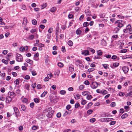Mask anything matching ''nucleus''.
Listing matches in <instances>:
<instances>
[{"label":"nucleus","mask_w":132,"mask_h":132,"mask_svg":"<svg viewBox=\"0 0 132 132\" xmlns=\"http://www.w3.org/2000/svg\"><path fill=\"white\" fill-rule=\"evenodd\" d=\"M125 22L122 20H119L116 21L115 22L117 24L119 28H121L125 24Z\"/></svg>","instance_id":"obj_1"},{"label":"nucleus","mask_w":132,"mask_h":132,"mask_svg":"<svg viewBox=\"0 0 132 132\" xmlns=\"http://www.w3.org/2000/svg\"><path fill=\"white\" fill-rule=\"evenodd\" d=\"M16 60L18 62H21L22 60V57L20 54H17L16 55Z\"/></svg>","instance_id":"obj_2"},{"label":"nucleus","mask_w":132,"mask_h":132,"mask_svg":"<svg viewBox=\"0 0 132 132\" xmlns=\"http://www.w3.org/2000/svg\"><path fill=\"white\" fill-rule=\"evenodd\" d=\"M15 113V115L16 117H18L19 113V111L18 108L16 107H14L13 108Z\"/></svg>","instance_id":"obj_3"},{"label":"nucleus","mask_w":132,"mask_h":132,"mask_svg":"<svg viewBox=\"0 0 132 132\" xmlns=\"http://www.w3.org/2000/svg\"><path fill=\"white\" fill-rule=\"evenodd\" d=\"M98 86V84L96 82H93L90 85L91 87L93 89H95Z\"/></svg>","instance_id":"obj_4"},{"label":"nucleus","mask_w":132,"mask_h":132,"mask_svg":"<svg viewBox=\"0 0 132 132\" xmlns=\"http://www.w3.org/2000/svg\"><path fill=\"white\" fill-rule=\"evenodd\" d=\"M81 54L86 56L89 55V51L88 50H84L81 51Z\"/></svg>","instance_id":"obj_5"},{"label":"nucleus","mask_w":132,"mask_h":132,"mask_svg":"<svg viewBox=\"0 0 132 132\" xmlns=\"http://www.w3.org/2000/svg\"><path fill=\"white\" fill-rule=\"evenodd\" d=\"M127 29H128V32L130 34H132V27L130 24H129L128 25Z\"/></svg>","instance_id":"obj_6"},{"label":"nucleus","mask_w":132,"mask_h":132,"mask_svg":"<svg viewBox=\"0 0 132 132\" xmlns=\"http://www.w3.org/2000/svg\"><path fill=\"white\" fill-rule=\"evenodd\" d=\"M122 69L124 73H126L128 71L129 68L127 66H125L123 67Z\"/></svg>","instance_id":"obj_7"},{"label":"nucleus","mask_w":132,"mask_h":132,"mask_svg":"<svg viewBox=\"0 0 132 132\" xmlns=\"http://www.w3.org/2000/svg\"><path fill=\"white\" fill-rule=\"evenodd\" d=\"M119 65V63L117 62H115L113 63V65H111V67L113 68L114 69L115 67H118Z\"/></svg>","instance_id":"obj_8"},{"label":"nucleus","mask_w":132,"mask_h":132,"mask_svg":"<svg viewBox=\"0 0 132 132\" xmlns=\"http://www.w3.org/2000/svg\"><path fill=\"white\" fill-rule=\"evenodd\" d=\"M6 102L7 103H9L12 101V98L11 97L9 96L7 97L6 98Z\"/></svg>","instance_id":"obj_9"},{"label":"nucleus","mask_w":132,"mask_h":132,"mask_svg":"<svg viewBox=\"0 0 132 132\" xmlns=\"http://www.w3.org/2000/svg\"><path fill=\"white\" fill-rule=\"evenodd\" d=\"M75 98L76 100H78L80 98V95L78 93L75 94L74 95Z\"/></svg>","instance_id":"obj_10"},{"label":"nucleus","mask_w":132,"mask_h":132,"mask_svg":"<svg viewBox=\"0 0 132 132\" xmlns=\"http://www.w3.org/2000/svg\"><path fill=\"white\" fill-rule=\"evenodd\" d=\"M34 36L33 35L30 34L29 35L27 38L28 39L32 40L34 39Z\"/></svg>","instance_id":"obj_11"},{"label":"nucleus","mask_w":132,"mask_h":132,"mask_svg":"<svg viewBox=\"0 0 132 132\" xmlns=\"http://www.w3.org/2000/svg\"><path fill=\"white\" fill-rule=\"evenodd\" d=\"M53 113L52 111H50L48 112V114L47 115V117L49 118H51L53 116Z\"/></svg>","instance_id":"obj_12"},{"label":"nucleus","mask_w":132,"mask_h":132,"mask_svg":"<svg viewBox=\"0 0 132 132\" xmlns=\"http://www.w3.org/2000/svg\"><path fill=\"white\" fill-rule=\"evenodd\" d=\"M26 62L28 63H29L30 64H33V61L32 60L29 59H27L26 60Z\"/></svg>","instance_id":"obj_13"},{"label":"nucleus","mask_w":132,"mask_h":132,"mask_svg":"<svg viewBox=\"0 0 132 132\" xmlns=\"http://www.w3.org/2000/svg\"><path fill=\"white\" fill-rule=\"evenodd\" d=\"M101 93L103 95H105L108 93V92L105 90L102 89L101 90Z\"/></svg>","instance_id":"obj_14"},{"label":"nucleus","mask_w":132,"mask_h":132,"mask_svg":"<svg viewBox=\"0 0 132 132\" xmlns=\"http://www.w3.org/2000/svg\"><path fill=\"white\" fill-rule=\"evenodd\" d=\"M120 30V29L118 27L115 28L113 31L114 33H117Z\"/></svg>","instance_id":"obj_15"},{"label":"nucleus","mask_w":132,"mask_h":132,"mask_svg":"<svg viewBox=\"0 0 132 132\" xmlns=\"http://www.w3.org/2000/svg\"><path fill=\"white\" fill-rule=\"evenodd\" d=\"M71 112V110H68V111H66L64 113V114L66 116L68 114H70Z\"/></svg>","instance_id":"obj_16"},{"label":"nucleus","mask_w":132,"mask_h":132,"mask_svg":"<svg viewBox=\"0 0 132 132\" xmlns=\"http://www.w3.org/2000/svg\"><path fill=\"white\" fill-rule=\"evenodd\" d=\"M95 70L94 68H90L88 69L87 72L88 73H89L90 72L94 71Z\"/></svg>","instance_id":"obj_17"},{"label":"nucleus","mask_w":132,"mask_h":132,"mask_svg":"<svg viewBox=\"0 0 132 132\" xmlns=\"http://www.w3.org/2000/svg\"><path fill=\"white\" fill-rule=\"evenodd\" d=\"M132 58V55H128L123 56L122 57V59H125L127 58Z\"/></svg>","instance_id":"obj_18"},{"label":"nucleus","mask_w":132,"mask_h":132,"mask_svg":"<svg viewBox=\"0 0 132 132\" xmlns=\"http://www.w3.org/2000/svg\"><path fill=\"white\" fill-rule=\"evenodd\" d=\"M85 13L87 16H88L90 15V12L89 10H85Z\"/></svg>","instance_id":"obj_19"},{"label":"nucleus","mask_w":132,"mask_h":132,"mask_svg":"<svg viewBox=\"0 0 132 132\" xmlns=\"http://www.w3.org/2000/svg\"><path fill=\"white\" fill-rule=\"evenodd\" d=\"M58 66L60 67L61 68L63 67L64 66L62 62H59L57 64Z\"/></svg>","instance_id":"obj_20"},{"label":"nucleus","mask_w":132,"mask_h":132,"mask_svg":"<svg viewBox=\"0 0 132 132\" xmlns=\"http://www.w3.org/2000/svg\"><path fill=\"white\" fill-rule=\"evenodd\" d=\"M128 116V114L127 113H125L123 114L121 116V118L122 119H124L127 117Z\"/></svg>","instance_id":"obj_21"},{"label":"nucleus","mask_w":132,"mask_h":132,"mask_svg":"<svg viewBox=\"0 0 132 132\" xmlns=\"http://www.w3.org/2000/svg\"><path fill=\"white\" fill-rule=\"evenodd\" d=\"M68 44L70 46H72L73 44L72 42L70 40H69L68 42Z\"/></svg>","instance_id":"obj_22"},{"label":"nucleus","mask_w":132,"mask_h":132,"mask_svg":"<svg viewBox=\"0 0 132 132\" xmlns=\"http://www.w3.org/2000/svg\"><path fill=\"white\" fill-rule=\"evenodd\" d=\"M66 93V91L64 90H62L60 91V93L62 95H65Z\"/></svg>","instance_id":"obj_23"},{"label":"nucleus","mask_w":132,"mask_h":132,"mask_svg":"<svg viewBox=\"0 0 132 132\" xmlns=\"http://www.w3.org/2000/svg\"><path fill=\"white\" fill-rule=\"evenodd\" d=\"M111 59L113 60H115L117 59V60H119V57H118L116 55H113L112 56Z\"/></svg>","instance_id":"obj_24"},{"label":"nucleus","mask_w":132,"mask_h":132,"mask_svg":"<svg viewBox=\"0 0 132 132\" xmlns=\"http://www.w3.org/2000/svg\"><path fill=\"white\" fill-rule=\"evenodd\" d=\"M87 102L86 101L82 99L81 102V104L82 105H84Z\"/></svg>","instance_id":"obj_25"},{"label":"nucleus","mask_w":132,"mask_h":132,"mask_svg":"<svg viewBox=\"0 0 132 132\" xmlns=\"http://www.w3.org/2000/svg\"><path fill=\"white\" fill-rule=\"evenodd\" d=\"M69 71L72 72H73L74 71V68L73 67V66H71V67H70L69 68Z\"/></svg>","instance_id":"obj_26"},{"label":"nucleus","mask_w":132,"mask_h":132,"mask_svg":"<svg viewBox=\"0 0 132 132\" xmlns=\"http://www.w3.org/2000/svg\"><path fill=\"white\" fill-rule=\"evenodd\" d=\"M21 108L23 111H24L26 110V108L25 106L23 105H22L21 106Z\"/></svg>","instance_id":"obj_27"},{"label":"nucleus","mask_w":132,"mask_h":132,"mask_svg":"<svg viewBox=\"0 0 132 132\" xmlns=\"http://www.w3.org/2000/svg\"><path fill=\"white\" fill-rule=\"evenodd\" d=\"M105 69H107L109 67V65L107 64H103L102 65Z\"/></svg>","instance_id":"obj_28"},{"label":"nucleus","mask_w":132,"mask_h":132,"mask_svg":"<svg viewBox=\"0 0 132 132\" xmlns=\"http://www.w3.org/2000/svg\"><path fill=\"white\" fill-rule=\"evenodd\" d=\"M48 56L47 55H46L45 56V60L46 63H48V62L49 60L48 59Z\"/></svg>","instance_id":"obj_29"},{"label":"nucleus","mask_w":132,"mask_h":132,"mask_svg":"<svg viewBox=\"0 0 132 132\" xmlns=\"http://www.w3.org/2000/svg\"><path fill=\"white\" fill-rule=\"evenodd\" d=\"M128 27V25L127 26L126 28L125 29H124L123 31L125 33H127L128 31V29H127V28Z\"/></svg>","instance_id":"obj_30"},{"label":"nucleus","mask_w":132,"mask_h":132,"mask_svg":"<svg viewBox=\"0 0 132 132\" xmlns=\"http://www.w3.org/2000/svg\"><path fill=\"white\" fill-rule=\"evenodd\" d=\"M56 10V8L54 7H52L50 9V11L52 12H54Z\"/></svg>","instance_id":"obj_31"},{"label":"nucleus","mask_w":132,"mask_h":132,"mask_svg":"<svg viewBox=\"0 0 132 132\" xmlns=\"http://www.w3.org/2000/svg\"><path fill=\"white\" fill-rule=\"evenodd\" d=\"M81 33V31L79 29H77L76 31V34L77 35H80Z\"/></svg>","instance_id":"obj_32"},{"label":"nucleus","mask_w":132,"mask_h":132,"mask_svg":"<svg viewBox=\"0 0 132 132\" xmlns=\"http://www.w3.org/2000/svg\"><path fill=\"white\" fill-rule=\"evenodd\" d=\"M32 24L34 25H36L37 24V22L36 20L35 19H33L32 21Z\"/></svg>","instance_id":"obj_33"},{"label":"nucleus","mask_w":132,"mask_h":132,"mask_svg":"<svg viewBox=\"0 0 132 132\" xmlns=\"http://www.w3.org/2000/svg\"><path fill=\"white\" fill-rule=\"evenodd\" d=\"M47 91L44 92L41 95V97H44L45 95L47 93Z\"/></svg>","instance_id":"obj_34"},{"label":"nucleus","mask_w":132,"mask_h":132,"mask_svg":"<svg viewBox=\"0 0 132 132\" xmlns=\"http://www.w3.org/2000/svg\"><path fill=\"white\" fill-rule=\"evenodd\" d=\"M34 102L36 103H39V101L38 99L37 98H35L34 99Z\"/></svg>","instance_id":"obj_35"},{"label":"nucleus","mask_w":132,"mask_h":132,"mask_svg":"<svg viewBox=\"0 0 132 132\" xmlns=\"http://www.w3.org/2000/svg\"><path fill=\"white\" fill-rule=\"evenodd\" d=\"M97 53L98 55H101L102 54V52L100 50H98Z\"/></svg>","instance_id":"obj_36"},{"label":"nucleus","mask_w":132,"mask_h":132,"mask_svg":"<svg viewBox=\"0 0 132 132\" xmlns=\"http://www.w3.org/2000/svg\"><path fill=\"white\" fill-rule=\"evenodd\" d=\"M53 31V28L52 27L49 28L48 30V32L50 33H52Z\"/></svg>","instance_id":"obj_37"},{"label":"nucleus","mask_w":132,"mask_h":132,"mask_svg":"<svg viewBox=\"0 0 132 132\" xmlns=\"http://www.w3.org/2000/svg\"><path fill=\"white\" fill-rule=\"evenodd\" d=\"M92 98V96L90 95H88L86 97L87 99L89 100H90Z\"/></svg>","instance_id":"obj_38"},{"label":"nucleus","mask_w":132,"mask_h":132,"mask_svg":"<svg viewBox=\"0 0 132 132\" xmlns=\"http://www.w3.org/2000/svg\"><path fill=\"white\" fill-rule=\"evenodd\" d=\"M93 110H89L87 111V113L89 115L91 114L93 112Z\"/></svg>","instance_id":"obj_39"},{"label":"nucleus","mask_w":132,"mask_h":132,"mask_svg":"<svg viewBox=\"0 0 132 132\" xmlns=\"http://www.w3.org/2000/svg\"><path fill=\"white\" fill-rule=\"evenodd\" d=\"M80 106V105L78 103H76L75 105V108H78Z\"/></svg>","instance_id":"obj_40"},{"label":"nucleus","mask_w":132,"mask_h":132,"mask_svg":"<svg viewBox=\"0 0 132 132\" xmlns=\"http://www.w3.org/2000/svg\"><path fill=\"white\" fill-rule=\"evenodd\" d=\"M116 105V104L115 102H112L110 104V106L111 107H114Z\"/></svg>","instance_id":"obj_41"},{"label":"nucleus","mask_w":132,"mask_h":132,"mask_svg":"<svg viewBox=\"0 0 132 132\" xmlns=\"http://www.w3.org/2000/svg\"><path fill=\"white\" fill-rule=\"evenodd\" d=\"M35 32H37V30L35 29H31L30 31V32L32 34Z\"/></svg>","instance_id":"obj_42"},{"label":"nucleus","mask_w":132,"mask_h":132,"mask_svg":"<svg viewBox=\"0 0 132 132\" xmlns=\"http://www.w3.org/2000/svg\"><path fill=\"white\" fill-rule=\"evenodd\" d=\"M68 17L69 19H71L73 18V15L72 14H69L68 15Z\"/></svg>","instance_id":"obj_43"},{"label":"nucleus","mask_w":132,"mask_h":132,"mask_svg":"<svg viewBox=\"0 0 132 132\" xmlns=\"http://www.w3.org/2000/svg\"><path fill=\"white\" fill-rule=\"evenodd\" d=\"M116 122V121H111L110 122L109 124L110 125H113L115 124Z\"/></svg>","instance_id":"obj_44"},{"label":"nucleus","mask_w":132,"mask_h":132,"mask_svg":"<svg viewBox=\"0 0 132 132\" xmlns=\"http://www.w3.org/2000/svg\"><path fill=\"white\" fill-rule=\"evenodd\" d=\"M113 120V119L111 118H106V122H109L112 121Z\"/></svg>","instance_id":"obj_45"},{"label":"nucleus","mask_w":132,"mask_h":132,"mask_svg":"<svg viewBox=\"0 0 132 132\" xmlns=\"http://www.w3.org/2000/svg\"><path fill=\"white\" fill-rule=\"evenodd\" d=\"M15 94L13 92H10L9 93V95H10V96H12L14 97L15 95Z\"/></svg>","instance_id":"obj_46"},{"label":"nucleus","mask_w":132,"mask_h":132,"mask_svg":"<svg viewBox=\"0 0 132 132\" xmlns=\"http://www.w3.org/2000/svg\"><path fill=\"white\" fill-rule=\"evenodd\" d=\"M88 49L90 50V51L93 53H94L95 52V51L93 48H88Z\"/></svg>","instance_id":"obj_47"},{"label":"nucleus","mask_w":132,"mask_h":132,"mask_svg":"<svg viewBox=\"0 0 132 132\" xmlns=\"http://www.w3.org/2000/svg\"><path fill=\"white\" fill-rule=\"evenodd\" d=\"M84 88V86L83 85H80L79 87V88L80 90H82Z\"/></svg>","instance_id":"obj_48"},{"label":"nucleus","mask_w":132,"mask_h":132,"mask_svg":"<svg viewBox=\"0 0 132 132\" xmlns=\"http://www.w3.org/2000/svg\"><path fill=\"white\" fill-rule=\"evenodd\" d=\"M88 22H84L83 24V26L84 27H86L88 26Z\"/></svg>","instance_id":"obj_49"},{"label":"nucleus","mask_w":132,"mask_h":132,"mask_svg":"<svg viewBox=\"0 0 132 132\" xmlns=\"http://www.w3.org/2000/svg\"><path fill=\"white\" fill-rule=\"evenodd\" d=\"M95 118H93L90 119V121L91 122H94L95 121Z\"/></svg>","instance_id":"obj_50"},{"label":"nucleus","mask_w":132,"mask_h":132,"mask_svg":"<svg viewBox=\"0 0 132 132\" xmlns=\"http://www.w3.org/2000/svg\"><path fill=\"white\" fill-rule=\"evenodd\" d=\"M47 6V4L46 3H44L42 5V9H44Z\"/></svg>","instance_id":"obj_51"},{"label":"nucleus","mask_w":132,"mask_h":132,"mask_svg":"<svg viewBox=\"0 0 132 132\" xmlns=\"http://www.w3.org/2000/svg\"><path fill=\"white\" fill-rule=\"evenodd\" d=\"M14 82L15 83L16 85L19 83V81L18 79H16L14 81Z\"/></svg>","instance_id":"obj_52"},{"label":"nucleus","mask_w":132,"mask_h":132,"mask_svg":"<svg viewBox=\"0 0 132 132\" xmlns=\"http://www.w3.org/2000/svg\"><path fill=\"white\" fill-rule=\"evenodd\" d=\"M88 93V92L87 91H85L82 93V94L84 96H85L87 95Z\"/></svg>","instance_id":"obj_53"},{"label":"nucleus","mask_w":132,"mask_h":132,"mask_svg":"<svg viewBox=\"0 0 132 132\" xmlns=\"http://www.w3.org/2000/svg\"><path fill=\"white\" fill-rule=\"evenodd\" d=\"M2 62L6 64H7L8 63L7 61L4 59L2 60Z\"/></svg>","instance_id":"obj_54"},{"label":"nucleus","mask_w":132,"mask_h":132,"mask_svg":"<svg viewBox=\"0 0 132 132\" xmlns=\"http://www.w3.org/2000/svg\"><path fill=\"white\" fill-rule=\"evenodd\" d=\"M119 95L120 96H122L124 95L125 94L123 92H120L119 93Z\"/></svg>","instance_id":"obj_55"},{"label":"nucleus","mask_w":132,"mask_h":132,"mask_svg":"<svg viewBox=\"0 0 132 132\" xmlns=\"http://www.w3.org/2000/svg\"><path fill=\"white\" fill-rule=\"evenodd\" d=\"M12 74L13 75V76L14 77H16L17 75V73L14 72H12Z\"/></svg>","instance_id":"obj_56"},{"label":"nucleus","mask_w":132,"mask_h":132,"mask_svg":"<svg viewBox=\"0 0 132 132\" xmlns=\"http://www.w3.org/2000/svg\"><path fill=\"white\" fill-rule=\"evenodd\" d=\"M31 73L33 76H34L36 75V71H31Z\"/></svg>","instance_id":"obj_57"},{"label":"nucleus","mask_w":132,"mask_h":132,"mask_svg":"<svg viewBox=\"0 0 132 132\" xmlns=\"http://www.w3.org/2000/svg\"><path fill=\"white\" fill-rule=\"evenodd\" d=\"M84 84L86 85H89V81L88 80H86L84 82Z\"/></svg>","instance_id":"obj_58"},{"label":"nucleus","mask_w":132,"mask_h":132,"mask_svg":"<svg viewBox=\"0 0 132 132\" xmlns=\"http://www.w3.org/2000/svg\"><path fill=\"white\" fill-rule=\"evenodd\" d=\"M22 102L24 103H27L28 102V100L26 98H24L22 100Z\"/></svg>","instance_id":"obj_59"},{"label":"nucleus","mask_w":132,"mask_h":132,"mask_svg":"<svg viewBox=\"0 0 132 132\" xmlns=\"http://www.w3.org/2000/svg\"><path fill=\"white\" fill-rule=\"evenodd\" d=\"M62 51L63 52H65V48L64 46H63L62 47Z\"/></svg>","instance_id":"obj_60"},{"label":"nucleus","mask_w":132,"mask_h":132,"mask_svg":"<svg viewBox=\"0 0 132 132\" xmlns=\"http://www.w3.org/2000/svg\"><path fill=\"white\" fill-rule=\"evenodd\" d=\"M61 116V114L60 112L56 114V116L58 118H60Z\"/></svg>","instance_id":"obj_61"},{"label":"nucleus","mask_w":132,"mask_h":132,"mask_svg":"<svg viewBox=\"0 0 132 132\" xmlns=\"http://www.w3.org/2000/svg\"><path fill=\"white\" fill-rule=\"evenodd\" d=\"M19 50L21 52H23L25 51L24 47H20Z\"/></svg>","instance_id":"obj_62"},{"label":"nucleus","mask_w":132,"mask_h":132,"mask_svg":"<svg viewBox=\"0 0 132 132\" xmlns=\"http://www.w3.org/2000/svg\"><path fill=\"white\" fill-rule=\"evenodd\" d=\"M34 103L33 102L31 103H30V106L31 108H32L34 106Z\"/></svg>","instance_id":"obj_63"},{"label":"nucleus","mask_w":132,"mask_h":132,"mask_svg":"<svg viewBox=\"0 0 132 132\" xmlns=\"http://www.w3.org/2000/svg\"><path fill=\"white\" fill-rule=\"evenodd\" d=\"M5 91V89L4 87H2L1 88V91L2 93L4 92Z\"/></svg>","instance_id":"obj_64"}]
</instances>
